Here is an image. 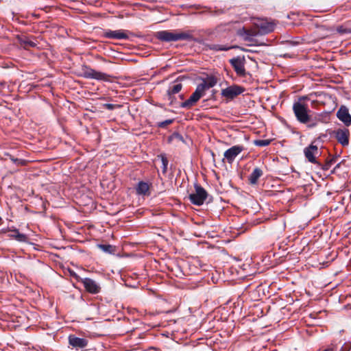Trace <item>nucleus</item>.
<instances>
[{
  "mask_svg": "<svg viewBox=\"0 0 351 351\" xmlns=\"http://www.w3.org/2000/svg\"><path fill=\"white\" fill-rule=\"evenodd\" d=\"M217 83V80L214 76H209L203 79L202 82L197 85L195 92L190 97L181 103L180 107L186 109L191 108L205 95L206 91L215 86Z\"/></svg>",
  "mask_w": 351,
  "mask_h": 351,
  "instance_id": "1",
  "label": "nucleus"
},
{
  "mask_svg": "<svg viewBox=\"0 0 351 351\" xmlns=\"http://www.w3.org/2000/svg\"><path fill=\"white\" fill-rule=\"evenodd\" d=\"M157 40L165 42H176L178 40L197 41L191 31H169L161 30L154 34Z\"/></svg>",
  "mask_w": 351,
  "mask_h": 351,
  "instance_id": "2",
  "label": "nucleus"
},
{
  "mask_svg": "<svg viewBox=\"0 0 351 351\" xmlns=\"http://www.w3.org/2000/svg\"><path fill=\"white\" fill-rule=\"evenodd\" d=\"M304 97H300L298 101L293 105V111L297 120L301 123H307L310 121L309 110L306 104H302L301 100Z\"/></svg>",
  "mask_w": 351,
  "mask_h": 351,
  "instance_id": "3",
  "label": "nucleus"
},
{
  "mask_svg": "<svg viewBox=\"0 0 351 351\" xmlns=\"http://www.w3.org/2000/svg\"><path fill=\"white\" fill-rule=\"evenodd\" d=\"M82 76L86 79H94L104 82H112V79L114 78L112 75L101 71H97L87 65L82 66Z\"/></svg>",
  "mask_w": 351,
  "mask_h": 351,
  "instance_id": "4",
  "label": "nucleus"
},
{
  "mask_svg": "<svg viewBox=\"0 0 351 351\" xmlns=\"http://www.w3.org/2000/svg\"><path fill=\"white\" fill-rule=\"evenodd\" d=\"M195 191L189 194L190 202L196 206H202L207 199L208 194L207 191L199 184H194Z\"/></svg>",
  "mask_w": 351,
  "mask_h": 351,
  "instance_id": "5",
  "label": "nucleus"
},
{
  "mask_svg": "<svg viewBox=\"0 0 351 351\" xmlns=\"http://www.w3.org/2000/svg\"><path fill=\"white\" fill-rule=\"evenodd\" d=\"M230 63L238 76L245 77L246 75L245 68V60L244 56L233 58L230 60Z\"/></svg>",
  "mask_w": 351,
  "mask_h": 351,
  "instance_id": "6",
  "label": "nucleus"
},
{
  "mask_svg": "<svg viewBox=\"0 0 351 351\" xmlns=\"http://www.w3.org/2000/svg\"><path fill=\"white\" fill-rule=\"evenodd\" d=\"M332 134L337 142L345 147L349 144L350 131L348 128H339L332 132Z\"/></svg>",
  "mask_w": 351,
  "mask_h": 351,
  "instance_id": "7",
  "label": "nucleus"
},
{
  "mask_svg": "<svg viewBox=\"0 0 351 351\" xmlns=\"http://www.w3.org/2000/svg\"><path fill=\"white\" fill-rule=\"evenodd\" d=\"M304 154L308 162L317 165L319 160H317V156L320 154L317 146L311 144L304 148Z\"/></svg>",
  "mask_w": 351,
  "mask_h": 351,
  "instance_id": "8",
  "label": "nucleus"
},
{
  "mask_svg": "<svg viewBox=\"0 0 351 351\" xmlns=\"http://www.w3.org/2000/svg\"><path fill=\"white\" fill-rule=\"evenodd\" d=\"M82 283L83 284L85 290L89 293L97 294L101 291L99 285L91 278H85L82 279Z\"/></svg>",
  "mask_w": 351,
  "mask_h": 351,
  "instance_id": "9",
  "label": "nucleus"
},
{
  "mask_svg": "<svg viewBox=\"0 0 351 351\" xmlns=\"http://www.w3.org/2000/svg\"><path fill=\"white\" fill-rule=\"evenodd\" d=\"M244 88L241 86L234 85L222 89L221 95L227 99H232L241 94Z\"/></svg>",
  "mask_w": 351,
  "mask_h": 351,
  "instance_id": "10",
  "label": "nucleus"
},
{
  "mask_svg": "<svg viewBox=\"0 0 351 351\" xmlns=\"http://www.w3.org/2000/svg\"><path fill=\"white\" fill-rule=\"evenodd\" d=\"M103 37L106 38L118 40H126L129 38V36L127 34L126 32L122 29L114 31L110 29L105 30L103 33Z\"/></svg>",
  "mask_w": 351,
  "mask_h": 351,
  "instance_id": "11",
  "label": "nucleus"
},
{
  "mask_svg": "<svg viewBox=\"0 0 351 351\" xmlns=\"http://www.w3.org/2000/svg\"><path fill=\"white\" fill-rule=\"evenodd\" d=\"M244 149L242 145H234L224 152V158L227 162L231 164L235 158Z\"/></svg>",
  "mask_w": 351,
  "mask_h": 351,
  "instance_id": "12",
  "label": "nucleus"
},
{
  "mask_svg": "<svg viewBox=\"0 0 351 351\" xmlns=\"http://www.w3.org/2000/svg\"><path fill=\"white\" fill-rule=\"evenodd\" d=\"M68 339L69 344L77 350L86 348L88 343V341L86 339L80 338L74 335H69Z\"/></svg>",
  "mask_w": 351,
  "mask_h": 351,
  "instance_id": "13",
  "label": "nucleus"
},
{
  "mask_svg": "<svg viewBox=\"0 0 351 351\" xmlns=\"http://www.w3.org/2000/svg\"><path fill=\"white\" fill-rule=\"evenodd\" d=\"M337 118L342 121L346 126L351 125V115L349 113L348 108L345 106H341L337 112Z\"/></svg>",
  "mask_w": 351,
  "mask_h": 351,
  "instance_id": "14",
  "label": "nucleus"
},
{
  "mask_svg": "<svg viewBox=\"0 0 351 351\" xmlns=\"http://www.w3.org/2000/svg\"><path fill=\"white\" fill-rule=\"evenodd\" d=\"M256 25L261 34H267L274 30L276 24L274 22L262 21Z\"/></svg>",
  "mask_w": 351,
  "mask_h": 351,
  "instance_id": "15",
  "label": "nucleus"
},
{
  "mask_svg": "<svg viewBox=\"0 0 351 351\" xmlns=\"http://www.w3.org/2000/svg\"><path fill=\"white\" fill-rule=\"evenodd\" d=\"M260 34H261L258 28L250 29L243 28L239 32V35L243 36L244 40L248 42H252L254 40V37Z\"/></svg>",
  "mask_w": 351,
  "mask_h": 351,
  "instance_id": "16",
  "label": "nucleus"
},
{
  "mask_svg": "<svg viewBox=\"0 0 351 351\" xmlns=\"http://www.w3.org/2000/svg\"><path fill=\"white\" fill-rule=\"evenodd\" d=\"M263 175V171L256 167L248 177L249 184L251 185H255L258 183V179Z\"/></svg>",
  "mask_w": 351,
  "mask_h": 351,
  "instance_id": "17",
  "label": "nucleus"
},
{
  "mask_svg": "<svg viewBox=\"0 0 351 351\" xmlns=\"http://www.w3.org/2000/svg\"><path fill=\"white\" fill-rule=\"evenodd\" d=\"M207 49L219 51H228L231 49L237 48V46H230L228 45H218V44H206L205 45Z\"/></svg>",
  "mask_w": 351,
  "mask_h": 351,
  "instance_id": "18",
  "label": "nucleus"
},
{
  "mask_svg": "<svg viewBox=\"0 0 351 351\" xmlns=\"http://www.w3.org/2000/svg\"><path fill=\"white\" fill-rule=\"evenodd\" d=\"M337 156H329L326 159V161H325V163L324 164H322L320 161H319V162L317 163V167L319 168H320L321 169L324 170V171H327L328 170L330 167L336 162L337 161Z\"/></svg>",
  "mask_w": 351,
  "mask_h": 351,
  "instance_id": "19",
  "label": "nucleus"
},
{
  "mask_svg": "<svg viewBox=\"0 0 351 351\" xmlns=\"http://www.w3.org/2000/svg\"><path fill=\"white\" fill-rule=\"evenodd\" d=\"M19 43L21 47H23L25 49H29L32 47H36L37 44L31 40L29 38L26 36H23L19 38Z\"/></svg>",
  "mask_w": 351,
  "mask_h": 351,
  "instance_id": "20",
  "label": "nucleus"
},
{
  "mask_svg": "<svg viewBox=\"0 0 351 351\" xmlns=\"http://www.w3.org/2000/svg\"><path fill=\"white\" fill-rule=\"evenodd\" d=\"M10 232L9 237L15 239L18 241L26 242L28 239L26 234L20 233L17 229L10 230Z\"/></svg>",
  "mask_w": 351,
  "mask_h": 351,
  "instance_id": "21",
  "label": "nucleus"
},
{
  "mask_svg": "<svg viewBox=\"0 0 351 351\" xmlns=\"http://www.w3.org/2000/svg\"><path fill=\"white\" fill-rule=\"evenodd\" d=\"M149 186L147 182H139L136 187V193L138 195H149Z\"/></svg>",
  "mask_w": 351,
  "mask_h": 351,
  "instance_id": "22",
  "label": "nucleus"
},
{
  "mask_svg": "<svg viewBox=\"0 0 351 351\" xmlns=\"http://www.w3.org/2000/svg\"><path fill=\"white\" fill-rule=\"evenodd\" d=\"M182 88V84L181 83H177L172 86L169 87L167 90V95L169 96V99H171V97L178 93Z\"/></svg>",
  "mask_w": 351,
  "mask_h": 351,
  "instance_id": "23",
  "label": "nucleus"
},
{
  "mask_svg": "<svg viewBox=\"0 0 351 351\" xmlns=\"http://www.w3.org/2000/svg\"><path fill=\"white\" fill-rule=\"evenodd\" d=\"M158 158H160L162 164V173L165 174L167 171V166H168V159L165 154H161L158 156Z\"/></svg>",
  "mask_w": 351,
  "mask_h": 351,
  "instance_id": "24",
  "label": "nucleus"
},
{
  "mask_svg": "<svg viewBox=\"0 0 351 351\" xmlns=\"http://www.w3.org/2000/svg\"><path fill=\"white\" fill-rule=\"evenodd\" d=\"M10 159L17 166H25L27 164V160L14 158L12 155H10Z\"/></svg>",
  "mask_w": 351,
  "mask_h": 351,
  "instance_id": "25",
  "label": "nucleus"
},
{
  "mask_svg": "<svg viewBox=\"0 0 351 351\" xmlns=\"http://www.w3.org/2000/svg\"><path fill=\"white\" fill-rule=\"evenodd\" d=\"M271 140L269 139H259L254 141V143L255 145L258 147H265L270 144Z\"/></svg>",
  "mask_w": 351,
  "mask_h": 351,
  "instance_id": "26",
  "label": "nucleus"
},
{
  "mask_svg": "<svg viewBox=\"0 0 351 351\" xmlns=\"http://www.w3.org/2000/svg\"><path fill=\"white\" fill-rule=\"evenodd\" d=\"M173 119H167L165 121L157 123L156 126L160 128H166L169 125L173 123Z\"/></svg>",
  "mask_w": 351,
  "mask_h": 351,
  "instance_id": "27",
  "label": "nucleus"
},
{
  "mask_svg": "<svg viewBox=\"0 0 351 351\" xmlns=\"http://www.w3.org/2000/svg\"><path fill=\"white\" fill-rule=\"evenodd\" d=\"M178 139L180 141L183 140L182 136L178 132H173L171 136L168 137V142L171 143L173 139Z\"/></svg>",
  "mask_w": 351,
  "mask_h": 351,
  "instance_id": "28",
  "label": "nucleus"
},
{
  "mask_svg": "<svg viewBox=\"0 0 351 351\" xmlns=\"http://www.w3.org/2000/svg\"><path fill=\"white\" fill-rule=\"evenodd\" d=\"M99 247L104 252H109V253H110L112 252V246L110 245L101 244V245H99Z\"/></svg>",
  "mask_w": 351,
  "mask_h": 351,
  "instance_id": "29",
  "label": "nucleus"
},
{
  "mask_svg": "<svg viewBox=\"0 0 351 351\" xmlns=\"http://www.w3.org/2000/svg\"><path fill=\"white\" fill-rule=\"evenodd\" d=\"M103 107L107 110H112L116 108H120V105H115L112 104H103Z\"/></svg>",
  "mask_w": 351,
  "mask_h": 351,
  "instance_id": "30",
  "label": "nucleus"
},
{
  "mask_svg": "<svg viewBox=\"0 0 351 351\" xmlns=\"http://www.w3.org/2000/svg\"><path fill=\"white\" fill-rule=\"evenodd\" d=\"M71 276L74 278L77 282H81L83 278H80L75 271H69Z\"/></svg>",
  "mask_w": 351,
  "mask_h": 351,
  "instance_id": "31",
  "label": "nucleus"
},
{
  "mask_svg": "<svg viewBox=\"0 0 351 351\" xmlns=\"http://www.w3.org/2000/svg\"><path fill=\"white\" fill-rule=\"evenodd\" d=\"M351 348V342L350 343H344L340 349V351H350Z\"/></svg>",
  "mask_w": 351,
  "mask_h": 351,
  "instance_id": "32",
  "label": "nucleus"
},
{
  "mask_svg": "<svg viewBox=\"0 0 351 351\" xmlns=\"http://www.w3.org/2000/svg\"><path fill=\"white\" fill-rule=\"evenodd\" d=\"M306 124H308L307 125L308 128H312L315 127L317 125V121L311 120V118L310 117V121L308 123H307Z\"/></svg>",
  "mask_w": 351,
  "mask_h": 351,
  "instance_id": "33",
  "label": "nucleus"
},
{
  "mask_svg": "<svg viewBox=\"0 0 351 351\" xmlns=\"http://www.w3.org/2000/svg\"><path fill=\"white\" fill-rule=\"evenodd\" d=\"M323 351H333V349L332 348H327V349H325Z\"/></svg>",
  "mask_w": 351,
  "mask_h": 351,
  "instance_id": "34",
  "label": "nucleus"
},
{
  "mask_svg": "<svg viewBox=\"0 0 351 351\" xmlns=\"http://www.w3.org/2000/svg\"><path fill=\"white\" fill-rule=\"evenodd\" d=\"M151 350H152L154 351H160V350H158L157 348H152Z\"/></svg>",
  "mask_w": 351,
  "mask_h": 351,
  "instance_id": "35",
  "label": "nucleus"
},
{
  "mask_svg": "<svg viewBox=\"0 0 351 351\" xmlns=\"http://www.w3.org/2000/svg\"><path fill=\"white\" fill-rule=\"evenodd\" d=\"M2 223V219L1 217H0V225Z\"/></svg>",
  "mask_w": 351,
  "mask_h": 351,
  "instance_id": "36",
  "label": "nucleus"
},
{
  "mask_svg": "<svg viewBox=\"0 0 351 351\" xmlns=\"http://www.w3.org/2000/svg\"><path fill=\"white\" fill-rule=\"evenodd\" d=\"M337 167H339V164H338L335 168H337Z\"/></svg>",
  "mask_w": 351,
  "mask_h": 351,
  "instance_id": "37",
  "label": "nucleus"
}]
</instances>
